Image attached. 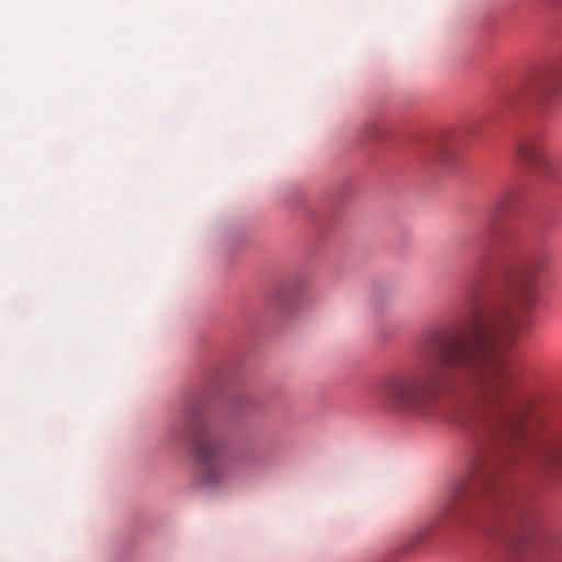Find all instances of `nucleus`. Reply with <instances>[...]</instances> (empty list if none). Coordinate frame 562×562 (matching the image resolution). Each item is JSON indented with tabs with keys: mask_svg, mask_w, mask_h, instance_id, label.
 <instances>
[{
	"mask_svg": "<svg viewBox=\"0 0 562 562\" xmlns=\"http://www.w3.org/2000/svg\"><path fill=\"white\" fill-rule=\"evenodd\" d=\"M430 529L429 528H420L415 531L403 544V549L406 552H413L419 549L429 538Z\"/></svg>",
	"mask_w": 562,
	"mask_h": 562,
	"instance_id": "nucleus-8",
	"label": "nucleus"
},
{
	"mask_svg": "<svg viewBox=\"0 0 562 562\" xmlns=\"http://www.w3.org/2000/svg\"><path fill=\"white\" fill-rule=\"evenodd\" d=\"M529 93L539 99H549L562 91V61L553 69L548 70L529 85Z\"/></svg>",
	"mask_w": 562,
	"mask_h": 562,
	"instance_id": "nucleus-7",
	"label": "nucleus"
},
{
	"mask_svg": "<svg viewBox=\"0 0 562 562\" xmlns=\"http://www.w3.org/2000/svg\"><path fill=\"white\" fill-rule=\"evenodd\" d=\"M516 199V193L512 191L504 192L496 201V209L499 212H505L507 209L512 206Z\"/></svg>",
	"mask_w": 562,
	"mask_h": 562,
	"instance_id": "nucleus-9",
	"label": "nucleus"
},
{
	"mask_svg": "<svg viewBox=\"0 0 562 562\" xmlns=\"http://www.w3.org/2000/svg\"><path fill=\"white\" fill-rule=\"evenodd\" d=\"M532 470L552 476H562V436H550L533 442L526 456Z\"/></svg>",
	"mask_w": 562,
	"mask_h": 562,
	"instance_id": "nucleus-5",
	"label": "nucleus"
},
{
	"mask_svg": "<svg viewBox=\"0 0 562 562\" xmlns=\"http://www.w3.org/2000/svg\"><path fill=\"white\" fill-rule=\"evenodd\" d=\"M190 445L194 453L200 484L216 486L228 476L223 459V441L206 426L199 425L191 430Z\"/></svg>",
	"mask_w": 562,
	"mask_h": 562,
	"instance_id": "nucleus-4",
	"label": "nucleus"
},
{
	"mask_svg": "<svg viewBox=\"0 0 562 562\" xmlns=\"http://www.w3.org/2000/svg\"><path fill=\"white\" fill-rule=\"evenodd\" d=\"M495 467L486 456L475 457L468 474L453 487L450 499L442 509L445 517H463L476 505L497 499Z\"/></svg>",
	"mask_w": 562,
	"mask_h": 562,
	"instance_id": "nucleus-3",
	"label": "nucleus"
},
{
	"mask_svg": "<svg viewBox=\"0 0 562 562\" xmlns=\"http://www.w3.org/2000/svg\"><path fill=\"white\" fill-rule=\"evenodd\" d=\"M441 394L442 391L419 372L391 373L376 386V397L385 411L420 418L430 416L432 401Z\"/></svg>",
	"mask_w": 562,
	"mask_h": 562,
	"instance_id": "nucleus-2",
	"label": "nucleus"
},
{
	"mask_svg": "<svg viewBox=\"0 0 562 562\" xmlns=\"http://www.w3.org/2000/svg\"><path fill=\"white\" fill-rule=\"evenodd\" d=\"M548 265L543 251H531L513 267H504V294L497 302L472 312L463 338L447 342L441 364L453 375L451 390L461 396L457 422L465 429L495 439L515 427L509 395L516 375L505 348L518 337L525 316L540 297L539 277Z\"/></svg>",
	"mask_w": 562,
	"mask_h": 562,
	"instance_id": "nucleus-1",
	"label": "nucleus"
},
{
	"mask_svg": "<svg viewBox=\"0 0 562 562\" xmlns=\"http://www.w3.org/2000/svg\"><path fill=\"white\" fill-rule=\"evenodd\" d=\"M516 156L521 164L530 169L550 175L551 168L546 159L544 146L540 138L527 137L520 140L516 146Z\"/></svg>",
	"mask_w": 562,
	"mask_h": 562,
	"instance_id": "nucleus-6",
	"label": "nucleus"
}]
</instances>
